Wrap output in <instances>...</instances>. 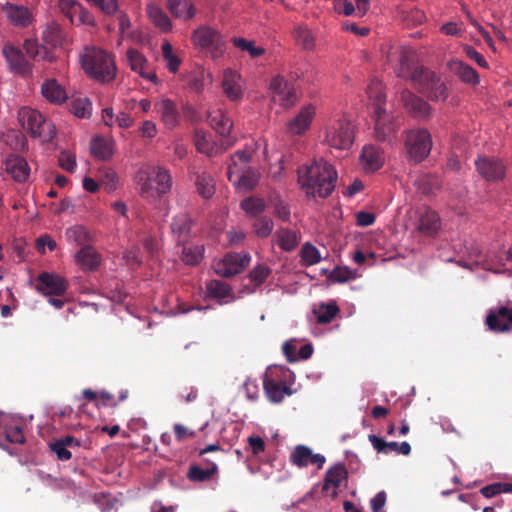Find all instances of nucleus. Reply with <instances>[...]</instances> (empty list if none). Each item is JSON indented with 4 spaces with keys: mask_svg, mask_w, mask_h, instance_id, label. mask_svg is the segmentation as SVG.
Wrapping results in <instances>:
<instances>
[{
    "mask_svg": "<svg viewBox=\"0 0 512 512\" xmlns=\"http://www.w3.org/2000/svg\"><path fill=\"white\" fill-rule=\"evenodd\" d=\"M337 172L323 158L315 159L298 169V183L309 197H328L335 188Z\"/></svg>",
    "mask_w": 512,
    "mask_h": 512,
    "instance_id": "f257e3e1",
    "label": "nucleus"
},
{
    "mask_svg": "<svg viewBox=\"0 0 512 512\" xmlns=\"http://www.w3.org/2000/svg\"><path fill=\"white\" fill-rule=\"evenodd\" d=\"M137 190L142 198L156 202L170 192L172 177L164 167L148 166L141 168L135 177Z\"/></svg>",
    "mask_w": 512,
    "mask_h": 512,
    "instance_id": "f03ea898",
    "label": "nucleus"
},
{
    "mask_svg": "<svg viewBox=\"0 0 512 512\" xmlns=\"http://www.w3.org/2000/svg\"><path fill=\"white\" fill-rule=\"evenodd\" d=\"M80 60L85 72L94 80L109 82L116 75L114 59L100 48H85L80 55Z\"/></svg>",
    "mask_w": 512,
    "mask_h": 512,
    "instance_id": "7ed1b4c3",
    "label": "nucleus"
},
{
    "mask_svg": "<svg viewBox=\"0 0 512 512\" xmlns=\"http://www.w3.org/2000/svg\"><path fill=\"white\" fill-rule=\"evenodd\" d=\"M322 143L330 149L349 150L355 140V129L346 117L328 120L321 130Z\"/></svg>",
    "mask_w": 512,
    "mask_h": 512,
    "instance_id": "20e7f679",
    "label": "nucleus"
},
{
    "mask_svg": "<svg viewBox=\"0 0 512 512\" xmlns=\"http://www.w3.org/2000/svg\"><path fill=\"white\" fill-rule=\"evenodd\" d=\"M292 376L293 373L288 368L282 366L268 367L263 379V387L270 402L280 403L285 396L292 395Z\"/></svg>",
    "mask_w": 512,
    "mask_h": 512,
    "instance_id": "39448f33",
    "label": "nucleus"
},
{
    "mask_svg": "<svg viewBox=\"0 0 512 512\" xmlns=\"http://www.w3.org/2000/svg\"><path fill=\"white\" fill-rule=\"evenodd\" d=\"M18 121L32 137L44 142L52 140L56 134L54 125L36 109L22 107L18 111Z\"/></svg>",
    "mask_w": 512,
    "mask_h": 512,
    "instance_id": "423d86ee",
    "label": "nucleus"
},
{
    "mask_svg": "<svg viewBox=\"0 0 512 512\" xmlns=\"http://www.w3.org/2000/svg\"><path fill=\"white\" fill-rule=\"evenodd\" d=\"M388 61L393 65L398 77L411 79L414 83L421 81V73L426 70L414 67V52L410 49L399 48L387 56Z\"/></svg>",
    "mask_w": 512,
    "mask_h": 512,
    "instance_id": "0eeeda50",
    "label": "nucleus"
},
{
    "mask_svg": "<svg viewBox=\"0 0 512 512\" xmlns=\"http://www.w3.org/2000/svg\"><path fill=\"white\" fill-rule=\"evenodd\" d=\"M432 148V137L424 128L412 129L406 133L405 150L409 158L419 163L424 160Z\"/></svg>",
    "mask_w": 512,
    "mask_h": 512,
    "instance_id": "6e6552de",
    "label": "nucleus"
},
{
    "mask_svg": "<svg viewBox=\"0 0 512 512\" xmlns=\"http://www.w3.org/2000/svg\"><path fill=\"white\" fill-rule=\"evenodd\" d=\"M193 44L206 50L213 59L221 57L224 53V40L221 33L209 26L198 27L192 33Z\"/></svg>",
    "mask_w": 512,
    "mask_h": 512,
    "instance_id": "1a4fd4ad",
    "label": "nucleus"
},
{
    "mask_svg": "<svg viewBox=\"0 0 512 512\" xmlns=\"http://www.w3.org/2000/svg\"><path fill=\"white\" fill-rule=\"evenodd\" d=\"M235 143L234 139H222L217 141L215 137L204 129H196L194 132V145L197 151L208 157L223 153Z\"/></svg>",
    "mask_w": 512,
    "mask_h": 512,
    "instance_id": "9d476101",
    "label": "nucleus"
},
{
    "mask_svg": "<svg viewBox=\"0 0 512 512\" xmlns=\"http://www.w3.org/2000/svg\"><path fill=\"white\" fill-rule=\"evenodd\" d=\"M251 256L247 252L228 253L213 262L215 273L222 277H230L241 273L250 263Z\"/></svg>",
    "mask_w": 512,
    "mask_h": 512,
    "instance_id": "9b49d317",
    "label": "nucleus"
},
{
    "mask_svg": "<svg viewBox=\"0 0 512 512\" xmlns=\"http://www.w3.org/2000/svg\"><path fill=\"white\" fill-rule=\"evenodd\" d=\"M269 93L271 100L283 108H290L297 102L294 85L281 75L271 79Z\"/></svg>",
    "mask_w": 512,
    "mask_h": 512,
    "instance_id": "f8f14e48",
    "label": "nucleus"
},
{
    "mask_svg": "<svg viewBox=\"0 0 512 512\" xmlns=\"http://www.w3.org/2000/svg\"><path fill=\"white\" fill-rule=\"evenodd\" d=\"M475 166L479 175L488 182H500L506 177V165L500 158L479 156Z\"/></svg>",
    "mask_w": 512,
    "mask_h": 512,
    "instance_id": "ddd939ff",
    "label": "nucleus"
},
{
    "mask_svg": "<svg viewBox=\"0 0 512 512\" xmlns=\"http://www.w3.org/2000/svg\"><path fill=\"white\" fill-rule=\"evenodd\" d=\"M485 324L490 331L505 333L512 330V305L498 306L491 308L487 315Z\"/></svg>",
    "mask_w": 512,
    "mask_h": 512,
    "instance_id": "4468645a",
    "label": "nucleus"
},
{
    "mask_svg": "<svg viewBox=\"0 0 512 512\" xmlns=\"http://www.w3.org/2000/svg\"><path fill=\"white\" fill-rule=\"evenodd\" d=\"M347 478L348 472L343 464L338 463L330 467L325 473L323 493L333 499L336 498L340 489L346 486Z\"/></svg>",
    "mask_w": 512,
    "mask_h": 512,
    "instance_id": "2eb2a0df",
    "label": "nucleus"
},
{
    "mask_svg": "<svg viewBox=\"0 0 512 512\" xmlns=\"http://www.w3.org/2000/svg\"><path fill=\"white\" fill-rule=\"evenodd\" d=\"M256 146V143L246 145L244 149L238 150L231 155L227 167V177L229 181H233L239 174L251 168L250 163L256 151Z\"/></svg>",
    "mask_w": 512,
    "mask_h": 512,
    "instance_id": "dca6fc26",
    "label": "nucleus"
},
{
    "mask_svg": "<svg viewBox=\"0 0 512 512\" xmlns=\"http://www.w3.org/2000/svg\"><path fill=\"white\" fill-rule=\"evenodd\" d=\"M316 116V106L308 103L301 107L298 113L286 123V133L299 136L309 130Z\"/></svg>",
    "mask_w": 512,
    "mask_h": 512,
    "instance_id": "f3484780",
    "label": "nucleus"
},
{
    "mask_svg": "<svg viewBox=\"0 0 512 512\" xmlns=\"http://www.w3.org/2000/svg\"><path fill=\"white\" fill-rule=\"evenodd\" d=\"M61 12L74 25H94V17L80 3L75 0H58Z\"/></svg>",
    "mask_w": 512,
    "mask_h": 512,
    "instance_id": "a211bd4d",
    "label": "nucleus"
},
{
    "mask_svg": "<svg viewBox=\"0 0 512 512\" xmlns=\"http://www.w3.org/2000/svg\"><path fill=\"white\" fill-rule=\"evenodd\" d=\"M374 120L375 137L380 141L390 140L396 132L394 117L387 112L385 107H377L372 111Z\"/></svg>",
    "mask_w": 512,
    "mask_h": 512,
    "instance_id": "6ab92c4d",
    "label": "nucleus"
},
{
    "mask_svg": "<svg viewBox=\"0 0 512 512\" xmlns=\"http://www.w3.org/2000/svg\"><path fill=\"white\" fill-rule=\"evenodd\" d=\"M221 87L230 101H240L244 97L245 83L235 70L228 68L223 71Z\"/></svg>",
    "mask_w": 512,
    "mask_h": 512,
    "instance_id": "aec40b11",
    "label": "nucleus"
},
{
    "mask_svg": "<svg viewBox=\"0 0 512 512\" xmlns=\"http://www.w3.org/2000/svg\"><path fill=\"white\" fill-rule=\"evenodd\" d=\"M417 84L421 85V91L427 94L428 98L436 102H444L448 98V90L444 82L435 75L426 70L421 73V81Z\"/></svg>",
    "mask_w": 512,
    "mask_h": 512,
    "instance_id": "412c9836",
    "label": "nucleus"
},
{
    "mask_svg": "<svg viewBox=\"0 0 512 512\" xmlns=\"http://www.w3.org/2000/svg\"><path fill=\"white\" fill-rule=\"evenodd\" d=\"M441 219L438 213L423 207L417 211L416 229L424 236L436 237L441 229Z\"/></svg>",
    "mask_w": 512,
    "mask_h": 512,
    "instance_id": "4be33fe9",
    "label": "nucleus"
},
{
    "mask_svg": "<svg viewBox=\"0 0 512 512\" xmlns=\"http://www.w3.org/2000/svg\"><path fill=\"white\" fill-rule=\"evenodd\" d=\"M385 162L384 151L374 145L363 146L359 155V166L365 173H373L379 170Z\"/></svg>",
    "mask_w": 512,
    "mask_h": 512,
    "instance_id": "5701e85b",
    "label": "nucleus"
},
{
    "mask_svg": "<svg viewBox=\"0 0 512 512\" xmlns=\"http://www.w3.org/2000/svg\"><path fill=\"white\" fill-rule=\"evenodd\" d=\"M0 9L6 20L15 27L25 28L33 22L32 12L23 5L7 2Z\"/></svg>",
    "mask_w": 512,
    "mask_h": 512,
    "instance_id": "b1692460",
    "label": "nucleus"
},
{
    "mask_svg": "<svg viewBox=\"0 0 512 512\" xmlns=\"http://www.w3.org/2000/svg\"><path fill=\"white\" fill-rule=\"evenodd\" d=\"M207 121L210 127L223 139H231L233 121L228 113L221 108H212L207 111Z\"/></svg>",
    "mask_w": 512,
    "mask_h": 512,
    "instance_id": "393cba45",
    "label": "nucleus"
},
{
    "mask_svg": "<svg viewBox=\"0 0 512 512\" xmlns=\"http://www.w3.org/2000/svg\"><path fill=\"white\" fill-rule=\"evenodd\" d=\"M3 166L7 175L10 176L16 182L24 183L30 177V166L26 159L20 155H9L5 159Z\"/></svg>",
    "mask_w": 512,
    "mask_h": 512,
    "instance_id": "a878e982",
    "label": "nucleus"
},
{
    "mask_svg": "<svg viewBox=\"0 0 512 512\" xmlns=\"http://www.w3.org/2000/svg\"><path fill=\"white\" fill-rule=\"evenodd\" d=\"M126 57L132 71L152 83H158L155 71L149 66L148 60L141 52L130 48L126 52Z\"/></svg>",
    "mask_w": 512,
    "mask_h": 512,
    "instance_id": "bb28decb",
    "label": "nucleus"
},
{
    "mask_svg": "<svg viewBox=\"0 0 512 512\" xmlns=\"http://www.w3.org/2000/svg\"><path fill=\"white\" fill-rule=\"evenodd\" d=\"M68 287L67 281L58 274L44 272L37 278V289L44 295H61Z\"/></svg>",
    "mask_w": 512,
    "mask_h": 512,
    "instance_id": "cd10ccee",
    "label": "nucleus"
},
{
    "mask_svg": "<svg viewBox=\"0 0 512 512\" xmlns=\"http://www.w3.org/2000/svg\"><path fill=\"white\" fill-rule=\"evenodd\" d=\"M290 461L292 464L299 468L307 467L310 464L316 465L318 469H321L325 464V456L322 454H315L313 451L305 446L298 445L290 455Z\"/></svg>",
    "mask_w": 512,
    "mask_h": 512,
    "instance_id": "c85d7f7f",
    "label": "nucleus"
},
{
    "mask_svg": "<svg viewBox=\"0 0 512 512\" xmlns=\"http://www.w3.org/2000/svg\"><path fill=\"white\" fill-rule=\"evenodd\" d=\"M155 111L166 128H175L180 121V114L174 101L162 98L154 105Z\"/></svg>",
    "mask_w": 512,
    "mask_h": 512,
    "instance_id": "c756f323",
    "label": "nucleus"
},
{
    "mask_svg": "<svg viewBox=\"0 0 512 512\" xmlns=\"http://www.w3.org/2000/svg\"><path fill=\"white\" fill-rule=\"evenodd\" d=\"M401 101L405 109L415 118L423 119L430 115V105L408 90L401 92Z\"/></svg>",
    "mask_w": 512,
    "mask_h": 512,
    "instance_id": "7c9ffc66",
    "label": "nucleus"
},
{
    "mask_svg": "<svg viewBox=\"0 0 512 512\" xmlns=\"http://www.w3.org/2000/svg\"><path fill=\"white\" fill-rule=\"evenodd\" d=\"M3 55L10 69L17 74L25 75L31 72V65L25 59L21 50L17 47L7 44L3 47Z\"/></svg>",
    "mask_w": 512,
    "mask_h": 512,
    "instance_id": "2f4dec72",
    "label": "nucleus"
},
{
    "mask_svg": "<svg viewBox=\"0 0 512 512\" xmlns=\"http://www.w3.org/2000/svg\"><path fill=\"white\" fill-rule=\"evenodd\" d=\"M43 97L50 103L61 105L68 99V92L56 79H46L41 85Z\"/></svg>",
    "mask_w": 512,
    "mask_h": 512,
    "instance_id": "473e14b6",
    "label": "nucleus"
},
{
    "mask_svg": "<svg viewBox=\"0 0 512 512\" xmlns=\"http://www.w3.org/2000/svg\"><path fill=\"white\" fill-rule=\"evenodd\" d=\"M74 260L83 271H93L100 266L102 258L92 246H84L74 255Z\"/></svg>",
    "mask_w": 512,
    "mask_h": 512,
    "instance_id": "72a5a7b5",
    "label": "nucleus"
},
{
    "mask_svg": "<svg viewBox=\"0 0 512 512\" xmlns=\"http://www.w3.org/2000/svg\"><path fill=\"white\" fill-rule=\"evenodd\" d=\"M283 353L289 362L309 359L313 354V346L304 344L299 347L296 339H290L283 344Z\"/></svg>",
    "mask_w": 512,
    "mask_h": 512,
    "instance_id": "f704fd0d",
    "label": "nucleus"
},
{
    "mask_svg": "<svg viewBox=\"0 0 512 512\" xmlns=\"http://www.w3.org/2000/svg\"><path fill=\"white\" fill-rule=\"evenodd\" d=\"M275 243L286 252L295 250L301 241V234L297 230L280 227L274 233Z\"/></svg>",
    "mask_w": 512,
    "mask_h": 512,
    "instance_id": "c9c22d12",
    "label": "nucleus"
},
{
    "mask_svg": "<svg viewBox=\"0 0 512 512\" xmlns=\"http://www.w3.org/2000/svg\"><path fill=\"white\" fill-rule=\"evenodd\" d=\"M191 179L194 181L197 192L203 198L209 199L215 194V180L208 172H192Z\"/></svg>",
    "mask_w": 512,
    "mask_h": 512,
    "instance_id": "e433bc0d",
    "label": "nucleus"
},
{
    "mask_svg": "<svg viewBox=\"0 0 512 512\" xmlns=\"http://www.w3.org/2000/svg\"><path fill=\"white\" fill-rule=\"evenodd\" d=\"M167 8L175 18L183 21L191 20L197 12L191 0H167Z\"/></svg>",
    "mask_w": 512,
    "mask_h": 512,
    "instance_id": "4c0bfd02",
    "label": "nucleus"
},
{
    "mask_svg": "<svg viewBox=\"0 0 512 512\" xmlns=\"http://www.w3.org/2000/svg\"><path fill=\"white\" fill-rule=\"evenodd\" d=\"M146 12L149 20L157 27L161 32L167 33L172 30V22L168 15L154 3H150L146 7Z\"/></svg>",
    "mask_w": 512,
    "mask_h": 512,
    "instance_id": "58836bf2",
    "label": "nucleus"
},
{
    "mask_svg": "<svg viewBox=\"0 0 512 512\" xmlns=\"http://www.w3.org/2000/svg\"><path fill=\"white\" fill-rule=\"evenodd\" d=\"M372 111L377 110V107H385L386 94L382 81L377 78H372L366 88Z\"/></svg>",
    "mask_w": 512,
    "mask_h": 512,
    "instance_id": "ea45409f",
    "label": "nucleus"
},
{
    "mask_svg": "<svg viewBox=\"0 0 512 512\" xmlns=\"http://www.w3.org/2000/svg\"><path fill=\"white\" fill-rule=\"evenodd\" d=\"M260 172L251 167L244 173L239 174L234 178L233 181H230L239 192H249L253 190L259 182Z\"/></svg>",
    "mask_w": 512,
    "mask_h": 512,
    "instance_id": "a19ab883",
    "label": "nucleus"
},
{
    "mask_svg": "<svg viewBox=\"0 0 512 512\" xmlns=\"http://www.w3.org/2000/svg\"><path fill=\"white\" fill-rule=\"evenodd\" d=\"M450 70L455 73L464 83L469 85L479 84L478 73L469 65L460 60H452L449 63Z\"/></svg>",
    "mask_w": 512,
    "mask_h": 512,
    "instance_id": "79ce46f5",
    "label": "nucleus"
},
{
    "mask_svg": "<svg viewBox=\"0 0 512 512\" xmlns=\"http://www.w3.org/2000/svg\"><path fill=\"white\" fill-rule=\"evenodd\" d=\"M115 142L112 139L95 137L90 144L91 153L100 160H108L114 153Z\"/></svg>",
    "mask_w": 512,
    "mask_h": 512,
    "instance_id": "37998d69",
    "label": "nucleus"
},
{
    "mask_svg": "<svg viewBox=\"0 0 512 512\" xmlns=\"http://www.w3.org/2000/svg\"><path fill=\"white\" fill-rule=\"evenodd\" d=\"M24 49L26 54L34 61L52 62L55 58L51 51L45 46H41L35 39L26 40L24 42Z\"/></svg>",
    "mask_w": 512,
    "mask_h": 512,
    "instance_id": "c03bdc74",
    "label": "nucleus"
},
{
    "mask_svg": "<svg viewBox=\"0 0 512 512\" xmlns=\"http://www.w3.org/2000/svg\"><path fill=\"white\" fill-rule=\"evenodd\" d=\"M218 473V466L215 462H208L206 467L191 465L187 477L193 482H205L212 479Z\"/></svg>",
    "mask_w": 512,
    "mask_h": 512,
    "instance_id": "a18cd8bd",
    "label": "nucleus"
},
{
    "mask_svg": "<svg viewBox=\"0 0 512 512\" xmlns=\"http://www.w3.org/2000/svg\"><path fill=\"white\" fill-rule=\"evenodd\" d=\"M191 218L186 213H181L173 218L171 230L179 243L185 242L191 229Z\"/></svg>",
    "mask_w": 512,
    "mask_h": 512,
    "instance_id": "49530a36",
    "label": "nucleus"
},
{
    "mask_svg": "<svg viewBox=\"0 0 512 512\" xmlns=\"http://www.w3.org/2000/svg\"><path fill=\"white\" fill-rule=\"evenodd\" d=\"M212 83V75L204 68L195 69L188 78L189 87L196 93H201L207 85Z\"/></svg>",
    "mask_w": 512,
    "mask_h": 512,
    "instance_id": "de8ad7c7",
    "label": "nucleus"
},
{
    "mask_svg": "<svg viewBox=\"0 0 512 512\" xmlns=\"http://www.w3.org/2000/svg\"><path fill=\"white\" fill-rule=\"evenodd\" d=\"M339 308L335 303L320 304L313 309V314L320 324L330 323L338 314Z\"/></svg>",
    "mask_w": 512,
    "mask_h": 512,
    "instance_id": "09e8293b",
    "label": "nucleus"
},
{
    "mask_svg": "<svg viewBox=\"0 0 512 512\" xmlns=\"http://www.w3.org/2000/svg\"><path fill=\"white\" fill-rule=\"evenodd\" d=\"M42 39L49 46L56 47L60 45L63 40L61 26L56 22L48 23L42 33Z\"/></svg>",
    "mask_w": 512,
    "mask_h": 512,
    "instance_id": "8fccbe9b",
    "label": "nucleus"
},
{
    "mask_svg": "<svg viewBox=\"0 0 512 512\" xmlns=\"http://www.w3.org/2000/svg\"><path fill=\"white\" fill-rule=\"evenodd\" d=\"M207 295L211 298L225 301L230 296V287L223 281L212 280L206 286Z\"/></svg>",
    "mask_w": 512,
    "mask_h": 512,
    "instance_id": "3c124183",
    "label": "nucleus"
},
{
    "mask_svg": "<svg viewBox=\"0 0 512 512\" xmlns=\"http://www.w3.org/2000/svg\"><path fill=\"white\" fill-rule=\"evenodd\" d=\"M203 255V245H188L183 247L181 258L187 265H196L202 260Z\"/></svg>",
    "mask_w": 512,
    "mask_h": 512,
    "instance_id": "603ef678",
    "label": "nucleus"
},
{
    "mask_svg": "<svg viewBox=\"0 0 512 512\" xmlns=\"http://www.w3.org/2000/svg\"><path fill=\"white\" fill-rule=\"evenodd\" d=\"M161 49L163 58L166 61L167 69L171 73H176L179 70L181 60L174 54L172 45L168 41H165L163 42Z\"/></svg>",
    "mask_w": 512,
    "mask_h": 512,
    "instance_id": "864d4df0",
    "label": "nucleus"
},
{
    "mask_svg": "<svg viewBox=\"0 0 512 512\" xmlns=\"http://www.w3.org/2000/svg\"><path fill=\"white\" fill-rule=\"evenodd\" d=\"M300 257L305 266H312L321 261L319 250L309 242L302 246Z\"/></svg>",
    "mask_w": 512,
    "mask_h": 512,
    "instance_id": "5fc2aeb1",
    "label": "nucleus"
},
{
    "mask_svg": "<svg viewBox=\"0 0 512 512\" xmlns=\"http://www.w3.org/2000/svg\"><path fill=\"white\" fill-rule=\"evenodd\" d=\"M71 111L78 118H88L92 113V103L86 97L75 98L71 103Z\"/></svg>",
    "mask_w": 512,
    "mask_h": 512,
    "instance_id": "6e6d98bb",
    "label": "nucleus"
},
{
    "mask_svg": "<svg viewBox=\"0 0 512 512\" xmlns=\"http://www.w3.org/2000/svg\"><path fill=\"white\" fill-rule=\"evenodd\" d=\"M356 277V272L348 267H335L329 272L327 279L331 283H344Z\"/></svg>",
    "mask_w": 512,
    "mask_h": 512,
    "instance_id": "4d7b16f0",
    "label": "nucleus"
},
{
    "mask_svg": "<svg viewBox=\"0 0 512 512\" xmlns=\"http://www.w3.org/2000/svg\"><path fill=\"white\" fill-rule=\"evenodd\" d=\"M241 208L250 216H256L265 209V203L262 198L248 197L241 202Z\"/></svg>",
    "mask_w": 512,
    "mask_h": 512,
    "instance_id": "13d9d810",
    "label": "nucleus"
},
{
    "mask_svg": "<svg viewBox=\"0 0 512 512\" xmlns=\"http://www.w3.org/2000/svg\"><path fill=\"white\" fill-rule=\"evenodd\" d=\"M295 40L305 50H311L315 46L312 32L306 27H298L294 32Z\"/></svg>",
    "mask_w": 512,
    "mask_h": 512,
    "instance_id": "bf43d9fd",
    "label": "nucleus"
},
{
    "mask_svg": "<svg viewBox=\"0 0 512 512\" xmlns=\"http://www.w3.org/2000/svg\"><path fill=\"white\" fill-rule=\"evenodd\" d=\"M233 44L237 48L248 52L251 57H259L265 52L262 47L255 46L253 41L246 40L244 38H234Z\"/></svg>",
    "mask_w": 512,
    "mask_h": 512,
    "instance_id": "052dcab7",
    "label": "nucleus"
},
{
    "mask_svg": "<svg viewBox=\"0 0 512 512\" xmlns=\"http://www.w3.org/2000/svg\"><path fill=\"white\" fill-rule=\"evenodd\" d=\"M253 227L254 232L258 237L266 238L272 233L274 223L272 219L268 217H262L254 222Z\"/></svg>",
    "mask_w": 512,
    "mask_h": 512,
    "instance_id": "680f3d73",
    "label": "nucleus"
},
{
    "mask_svg": "<svg viewBox=\"0 0 512 512\" xmlns=\"http://www.w3.org/2000/svg\"><path fill=\"white\" fill-rule=\"evenodd\" d=\"M270 273L271 269L267 265L259 264L252 269L248 277L255 286H259L265 282Z\"/></svg>",
    "mask_w": 512,
    "mask_h": 512,
    "instance_id": "e2e57ef3",
    "label": "nucleus"
},
{
    "mask_svg": "<svg viewBox=\"0 0 512 512\" xmlns=\"http://www.w3.org/2000/svg\"><path fill=\"white\" fill-rule=\"evenodd\" d=\"M100 183L101 186L105 189V191L111 193L117 189L119 179L117 174L113 170H105L102 174Z\"/></svg>",
    "mask_w": 512,
    "mask_h": 512,
    "instance_id": "0e129e2a",
    "label": "nucleus"
},
{
    "mask_svg": "<svg viewBox=\"0 0 512 512\" xmlns=\"http://www.w3.org/2000/svg\"><path fill=\"white\" fill-rule=\"evenodd\" d=\"M65 236L69 242L80 244L86 239V230L84 227L76 225L68 228Z\"/></svg>",
    "mask_w": 512,
    "mask_h": 512,
    "instance_id": "69168bd1",
    "label": "nucleus"
},
{
    "mask_svg": "<svg viewBox=\"0 0 512 512\" xmlns=\"http://www.w3.org/2000/svg\"><path fill=\"white\" fill-rule=\"evenodd\" d=\"M59 165L62 169L73 172L76 168V157L69 151H62L58 158Z\"/></svg>",
    "mask_w": 512,
    "mask_h": 512,
    "instance_id": "338daca9",
    "label": "nucleus"
},
{
    "mask_svg": "<svg viewBox=\"0 0 512 512\" xmlns=\"http://www.w3.org/2000/svg\"><path fill=\"white\" fill-rule=\"evenodd\" d=\"M157 126L151 120H145L139 127V134L144 139H153L157 135Z\"/></svg>",
    "mask_w": 512,
    "mask_h": 512,
    "instance_id": "774afa93",
    "label": "nucleus"
}]
</instances>
